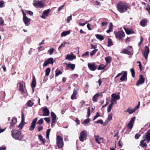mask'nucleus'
Listing matches in <instances>:
<instances>
[{
  "label": "nucleus",
  "mask_w": 150,
  "mask_h": 150,
  "mask_svg": "<svg viewBox=\"0 0 150 150\" xmlns=\"http://www.w3.org/2000/svg\"><path fill=\"white\" fill-rule=\"evenodd\" d=\"M117 7V10L121 13L125 12L129 8L126 3L122 2H120L118 3Z\"/></svg>",
  "instance_id": "1"
},
{
  "label": "nucleus",
  "mask_w": 150,
  "mask_h": 150,
  "mask_svg": "<svg viewBox=\"0 0 150 150\" xmlns=\"http://www.w3.org/2000/svg\"><path fill=\"white\" fill-rule=\"evenodd\" d=\"M12 137L15 139L19 140H21L23 138V136L21 135V131L14 130L13 131L11 134Z\"/></svg>",
  "instance_id": "2"
},
{
  "label": "nucleus",
  "mask_w": 150,
  "mask_h": 150,
  "mask_svg": "<svg viewBox=\"0 0 150 150\" xmlns=\"http://www.w3.org/2000/svg\"><path fill=\"white\" fill-rule=\"evenodd\" d=\"M57 145L58 147L59 148H62L64 144L62 138L60 136L58 135L57 136L56 138Z\"/></svg>",
  "instance_id": "3"
},
{
  "label": "nucleus",
  "mask_w": 150,
  "mask_h": 150,
  "mask_svg": "<svg viewBox=\"0 0 150 150\" xmlns=\"http://www.w3.org/2000/svg\"><path fill=\"white\" fill-rule=\"evenodd\" d=\"M87 136V134L86 130H84L81 131L79 137L80 141L81 142H83L84 140H86Z\"/></svg>",
  "instance_id": "4"
},
{
  "label": "nucleus",
  "mask_w": 150,
  "mask_h": 150,
  "mask_svg": "<svg viewBox=\"0 0 150 150\" xmlns=\"http://www.w3.org/2000/svg\"><path fill=\"white\" fill-rule=\"evenodd\" d=\"M115 36L117 39L120 40H122L125 37V35L122 31H120L115 33Z\"/></svg>",
  "instance_id": "5"
},
{
  "label": "nucleus",
  "mask_w": 150,
  "mask_h": 150,
  "mask_svg": "<svg viewBox=\"0 0 150 150\" xmlns=\"http://www.w3.org/2000/svg\"><path fill=\"white\" fill-rule=\"evenodd\" d=\"M33 4L35 7L37 8H42L44 6L43 4L41 1H34Z\"/></svg>",
  "instance_id": "6"
},
{
  "label": "nucleus",
  "mask_w": 150,
  "mask_h": 150,
  "mask_svg": "<svg viewBox=\"0 0 150 150\" xmlns=\"http://www.w3.org/2000/svg\"><path fill=\"white\" fill-rule=\"evenodd\" d=\"M51 115L52 118V123L51 126L53 127L56 123L57 120V116L53 112H51Z\"/></svg>",
  "instance_id": "7"
},
{
  "label": "nucleus",
  "mask_w": 150,
  "mask_h": 150,
  "mask_svg": "<svg viewBox=\"0 0 150 150\" xmlns=\"http://www.w3.org/2000/svg\"><path fill=\"white\" fill-rule=\"evenodd\" d=\"M88 66L89 69L92 71H95L97 68V65L94 62L88 63Z\"/></svg>",
  "instance_id": "8"
},
{
  "label": "nucleus",
  "mask_w": 150,
  "mask_h": 150,
  "mask_svg": "<svg viewBox=\"0 0 150 150\" xmlns=\"http://www.w3.org/2000/svg\"><path fill=\"white\" fill-rule=\"evenodd\" d=\"M149 52V47L147 46H146L145 50L142 52L143 56L146 59H147L148 55Z\"/></svg>",
  "instance_id": "9"
},
{
  "label": "nucleus",
  "mask_w": 150,
  "mask_h": 150,
  "mask_svg": "<svg viewBox=\"0 0 150 150\" xmlns=\"http://www.w3.org/2000/svg\"><path fill=\"white\" fill-rule=\"evenodd\" d=\"M54 63V59L52 57L50 58L47 60H46L43 64V67H45L47 66L48 64H53Z\"/></svg>",
  "instance_id": "10"
},
{
  "label": "nucleus",
  "mask_w": 150,
  "mask_h": 150,
  "mask_svg": "<svg viewBox=\"0 0 150 150\" xmlns=\"http://www.w3.org/2000/svg\"><path fill=\"white\" fill-rule=\"evenodd\" d=\"M23 21L26 26H28L30 24V19L25 16L24 14V17H23Z\"/></svg>",
  "instance_id": "11"
},
{
  "label": "nucleus",
  "mask_w": 150,
  "mask_h": 150,
  "mask_svg": "<svg viewBox=\"0 0 150 150\" xmlns=\"http://www.w3.org/2000/svg\"><path fill=\"white\" fill-rule=\"evenodd\" d=\"M145 79L143 78V75H140L139 78L136 84L137 86H138L143 83L144 82Z\"/></svg>",
  "instance_id": "12"
},
{
  "label": "nucleus",
  "mask_w": 150,
  "mask_h": 150,
  "mask_svg": "<svg viewBox=\"0 0 150 150\" xmlns=\"http://www.w3.org/2000/svg\"><path fill=\"white\" fill-rule=\"evenodd\" d=\"M123 74L120 78V80L122 81H124L127 80V71H124Z\"/></svg>",
  "instance_id": "13"
},
{
  "label": "nucleus",
  "mask_w": 150,
  "mask_h": 150,
  "mask_svg": "<svg viewBox=\"0 0 150 150\" xmlns=\"http://www.w3.org/2000/svg\"><path fill=\"white\" fill-rule=\"evenodd\" d=\"M43 115L44 116H48L50 114V112L47 107H45L43 109Z\"/></svg>",
  "instance_id": "14"
},
{
  "label": "nucleus",
  "mask_w": 150,
  "mask_h": 150,
  "mask_svg": "<svg viewBox=\"0 0 150 150\" xmlns=\"http://www.w3.org/2000/svg\"><path fill=\"white\" fill-rule=\"evenodd\" d=\"M146 140V139L141 140L140 142L139 146L144 148H146L147 147V144L144 142Z\"/></svg>",
  "instance_id": "15"
},
{
  "label": "nucleus",
  "mask_w": 150,
  "mask_h": 150,
  "mask_svg": "<svg viewBox=\"0 0 150 150\" xmlns=\"http://www.w3.org/2000/svg\"><path fill=\"white\" fill-rule=\"evenodd\" d=\"M24 83L23 82H19V90L21 92L24 93V91L23 89V84Z\"/></svg>",
  "instance_id": "16"
},
{
  "label": "nucleus",
  "mask_w": 150,
  "mask_h": 150,
  "mask_svg": "<svg viewBox=\"0 0 150 150\" xmlns=\"http://www.w3.org/2000/svg\"><path fill=\"white\" fill-rule=\"evenodd\" d=\"M95 141L98 144H100V142L101 140H103V138H100L99 136L97 135H94Z\"/></svg>",
  "instance_id": "17"
},
{
  "label": "nucleus",
  "mask_w": 150,
  "mask_h": 150,
  "mask_svg": "<svg viewBox=\"0 0 150 150\" xmlns=\"http://www.w3.org/2000/svg\"><path fill=\"white\" fill-rule=\"evenodd\" d=\"M147 21L145 19H143L141 21L140 24L143 27H145L147 25Z\"/></svg>",
  "instance_id": "18"
},
{
  "label": "nucleus",
  "mask_w": 150,
  "mask_h": 150,
  "mask_svg": "<svg viewBox=\"0 0 150 150\" xmlns=\"http://www.w3.org/2000/svg\"><path fill=\"white\" fill-rule=\"evenodd\" d=\"M24 122V115L23 113H22L21 115V123L18 126V127H20V129H21L23 127V122Z\"/></svg>",
  "instance_id": "19"
},
{
  "label": "nucleus",
  "mask_w": 150,
  "mask_h": 150,
  "mask_svg": "<svg viewBox=\"0 0 150 150\" xmlns=\"http://www.w3.org/2000/svg\"><path fill=\"white\" fill-rule=\"evenodd\" d=\"M124 28L127 34H131L134 33V31L131 29H127L125 28Z\"/></svg>",
  "instance_id": "20"
},
{
  "label": "nucleus",
  "mask_w": 150,
  "mask_h": 150,
  "mask_svg": "<svg viewBox=\"0 0 150 150\" xmlns=\"http://www.w3.org/2000/svg\"><path fill=\"white\" fill-rule=\"evenodd\" d=\"M67 67L68 69H71L73 70L74 69L75 65L73 64H67Z\"/></svg>",
  "instance_id": "21"
},
{
  "label": "nucleus",
  "mask_w": 150,
  "mask_h": 150,
  "mask_svg": "<svg viewBox=\"0 0 150 150\" xmlns=\"http://www.w3.org/2000/svg\"><path fill=\"white\" fill-rule=\"evenodd\" d=\"M112 119V114L110 113L108 116L107 119L105 122V123L107 124Z\"/></svg>",
  "instance_id": "22"
},
{
  "label": "nucleus",
  "mask_w": 150,
  "mask_h": 150,
  "mask_svg": "<svg viewBox=\"0 0 150 150\" xmlns=\"http://www.w3.org/2000/svg\"><path fill=\"white\" fill-rule=\"evenodd\" d=\"M135 111L134 109H132L130 107L127 108V110L125 111V112H127L130 114H132Z\"/></svg>",
  "instance_id": "23"
},
{
  "label": "nucleus",
  "mask_w": 150,
  "mask_h": 150,
  "mask_svg": "<svg viewBox=\"0 0 150 150\" xmlns=\"http://www.w3.org/2000/svg\"><path fill=\"white\" fill-rule=\"evenodd\" d=\"M75 58V56H73L72 54H68L67 55L66 59H67L69 60H72L74 59Z\"/></svg>",
  "instance_id": "24"
},
{
  "label": "nucleus",
  "mask_w": 150,
  "mask_h": 150,
  "mask_svg": "<svg viewBox=\"0 0 150 150\" xmlns=\"http://www.w3.org/2000/svg\"><path fill=\"white\" fill-rule=\"evenodd\" d=\"M17 119L16 118H13L12 120L11 123L10 128H11V127H13V125L17 122Z\"/></svg>",
  "instance_id": "25"
},
{
  "label": "nucleus",
  "mask_w": 150,
  "mask_h": 150,
  "mask_svg": "<svg viewBox=\"0 0 150 150\" xmlns=\"http://www.w3.org/2000/svg\"><path fill=\"white\" fill-rule=\"evenodd\" d=\"M120 93H117V94L116 95V93L113 94L111 95L112 97L114 98L116 100L119 99L120 98Z\"/></svg>",
  "instance_id": "26"
},
{
  "label": "nucleus",
  "mask_w": 150,
  "mask_h": 150,
  "mask_svg": "<svg viewBox=\"0 0 150 150\" xmlns=\"http://www.w3.org/2000/svg\"><path fill=\"white\" fill-rule=\"evenodd\" d=\"M109 29L107 30L106 32L107 33H109L112 32L113 30L112 24V23H110L109 25Z\"/></svg>",
  "instance_id": "27"
},
{
  "label": "nucleus",
  "mask_w": 150,
  "mask_h": 150,
  "mask_svg": "<svg viewBox=\"0 0 150 150\" xmlns=\"http://www.w3.org/2000/svg\"><path fill=\"white\" fill-rule=\"evenodd\" d=\"M36 79L35 76H34L31 84V87H35L36 86Z\"/></svg>",
  "instance_id": "28"
},
{
  "label": "nucleus",
  "mask_w": 150,
  "mask_h": 150,
  "mask_svg": "<svg viewBox=\"0 0 150 150\" xmlns=\"http://www.w3.org/2000/svg\"><path fill=\"white\" fill-rule=\"evenodd\" d=\"M77 93V91L76 90H74L73 93L71 96V99L72 100H74L76 98Z\"/></svg>",
  "instance_id": "29"
},
{
  "label": "nucleus",
  "mask_w": 150,
  "mask_h": 150,
  "mask_svg": "<svg viewBox=\"0 0 150 150\" xmlns=\"http://www.w3.org/2000/svg\"><path fill=\"white\" fill-rule=\"evenodd\" d=\"M70 33V30L64 31L62 33L61 36L62 37L65 36L69 34Z\"/></svg>",
  "instance_id": "30"
},
{
  "label": "nucleus",
  "mask_w": 150,
  "mask_h": 150,
  "mask_svg": "<svg viewBox=\"0 0 150 150\" xmlns=\"http://www.w3.org/2000/svg\"><path fill=\"white\" fill-rule=\"evenodd\" d=\"M95 36L97 39L100 40V41L103 40L104 38L103 36L99 34H96Z\"/></svg>",
  "instance_id": "31"
},
{
  "label": "nucleus",
  "mask_w": 150,
  "mask_h": 150,
  "mask_svg": "<svg viewBox=\"0 0 150 150\" xmlns=\"http://www.w3.org/2000/svg\"><path fill=\"white\" fill-rule=\"evenodd\" d=\"M113 104L114 103H111L109 105L107 109V112L108 113L110 112L112 109V107L113 106Z\"/></svg>",
  "instance_id": "32"
},
{
  "label": "nucleus",
  "mask_w": 150,
  "mask_h": 150,
  "mask_svg": "<svg viewBox=\"0 0 150 150\" xmlns=\"http://www.w3.org/2000/svg\"><path fill=\"white\" fill-rule=\"evenodd\" d=\"M111 57H106L105 58V60L107 64L110 63Z\"/></svg>",
  "instance_id": "33"
},
{
  "label": "nucleus",
  "mask_w": 150,
  "mask_h": 150,
  "mask_svg": "<svg viewBox=\"0 0 150 150\" xmlns=\"http://www.w3.org/2000/svg\"><path fill=\"white\" fill-rule=\"evenodd\" d=\"M67 44V43L66 42H64L62 43L61 45L58 47V50H59L62 47H64L65 46L66 44Z\"/></svg>",
  "instance_id": "34"
},
{
  "label": "nucleus",
  "mask_w": 150,
  "mask_h": 150,
  "mask_svg": "<svg viewBox=\"0 0 150 150\" xmlns=\"http://www.w3.org/2000/svg\"><path fill=\"white\" fill-rule=\"evenodd\" d=\"M146 139L147 141V142L150 141V132L147 133L146 136Z\"/></svg>",
  "instance_id": "35"
},
{
  "label": "nucleus",
  "mask_w": 150,
  "mask_h": 150,
  "mask_svg": "<svg viewBox=\"0 0 150 150\" xmlns=\"http://www.w3.org/2000/svg\"><path fill=\"white\" fill-rule=\"evenodd\" d=\"M35 124L31 123V125L29 128V130L30 131H33L35 129Z\"/></svg>",
  "instance_id": "36"
},
{
  "label": "nucleus",
  "mask_w": 150,
  "mask_h": 150,
  "mask_svg": "<svg viewBox=\"0 0 150 150\" xmlns=\"http://www.w3.org/2000/svg\"><path fill=\"white\" fill-rule=\"evenodd\" d=\"M55 76L57 77L59 76V75L62 74V72L59 70H58L57 69L55 71Z\"/></svg>",
  "instance_id": "37"
},
{
  "label": "nucleus",
  "mask_w": 150,
  "mask_h": 150,
  "mask_svg": "<svg viewBox=\"0 0 150 150\" xmlns=\"http://www.w3.org/2000/svg\"><path fill=\"white\" fill-rule=\"evenodd\" d=\"M45 75L46 76H48L50 71V69L49 68H47L45 70Z\"/></svg>",
  "instance_id": "38"
},
{
  "label": "nucleus",
  "mask_w": 150,
  "mask_h": 150,
  "mask_svg": "<svg viewBox=\"0 0 150 150\" xmlns=\"http://www.w3.org/2000/svg\"><path fill=\"white\" fill-rule=\"evenodd\" d=\"M98 50V49H96L92 51L90 53L91 56L92 57L96 53Z\"/></svg>",
  "instance_id": "39"
},
{
  "label": "nucleus",
  "mask_w": 150,
  "mask_h": 150,
  "mask_svg": "<svg viewBox=\"0 0 150 150\" xmlns=\"http://www.w3.org/2000/svg\"><path fill=\"white\" fill-rule=\"evenodd\" d=\"M39 139L42 142V143H45V140L43 139L41 134L38 135Z\"/></svg>",
  "instance_id": "40"
},
{
  "label": "nucleus",
  "mask_w": 150,
  "mask_h": 150,
  "mask_svg": "<svg viewBox=\"0 0 150 150\" xmlns=\"http://www.w3.org/2000/svg\"><path fill=\"white\" fill-rule=\"evenodd\" d=\"M34 103L32 102L30 100H29L27 103L26 104L29 107H31L33 105Z\"/></svg>",
  "instance_id": "41"
},
{
  "label": "nucleus",
  "mask_w": 150,
  "mask_h": 150,
  "mask_svg": "<svg viewBox=\"0 0 150 150\" xmlns=\"http://www.w3.org/2000/svg\"><path fill=\"white\" fill-rule=\"evenodd\" d=\"M113 45V44L112 43V40L111 39L108 38V47H110Z\"/></svg>",
  "instance_id": "42"
},
{
  "label": "nucleus",
  "mask_w": 150,
  "mask_h": 150,
  "mask_svg": "<svg viewBox=\"0 0 150 150\" xmlns=\"http://www.w3.org/2000/svg\"><path fill=\"white\" fill-rule=\"evenodd\" d=\"M121 53H124L125 54L130 55L131 54L130 52L126 50H124L122 51L121 52Z\"/></svg>",
  "instance_id": "43"
},
{
  "label": "nucleus",
  "mask_w": 150,
  "mask_h": 150,
  "mask_svg": "<svg viewBox=\"0 0 150 150\" xmlns=\"http://www.w3.org/2000/svg\"><path fill=\"white\" fill-rule=\"evenodd\" d=\"M50 10L49 9H48L47 10H45L43 11L42 13L43 15H45L46 16H47L48 13H49Z\"/></svg>",
  "instance_id": "44"
},
{
  "label": "nucleus",
  "mask_w": 150,
  "mask_h": 150,
  "mask_svg": "<svg viewBox=\"0 0 150 150\" xmlns=\"http://www.w3.org/2000/svg\"><path fill=\"white\" fill-rule=\"evenodd\" d=\"M130 72L132 74V76L133 77L135 76V71L134 69L133 68L131 69H130Z\"/></svg>",
  "instance_id": "45"
},
{
  "label": "nucleus",
  "mask_w": 150,
  "mask_h": 150,
  "mask_svg": "<svg viewBox=\"0 0 150 150\" xmlns=\"http://www.w3.org/2000/svg\"><path fill=\"white\" fill-rule=\"evenodd\" d=\"M89 53V52L87 51L85 53L83 54L82 55V57L86 58L88 56Z\"/></svg>",
  "instance_id": "46"
},
{
  "label": "nucleus",
  "mask_w": 150,
  "mask_h": 150,
  "mask_svg": "<svg viewBox=\"0 0 150 150\" xmlns=\"http://www.w3.org/2000/svg\"><path fill=\"white\" fill-rule=\"evenodd\" d=\"M105 67V66L103 64H101L99 65L98 69V70H100L103 69Z\"/></svg>",
  "instance_id": "47"
},
{
  "label": "nucleus",
  "mask_w": 150,
  "mask_h": 150,
  "mask_svg": "<svg viewBox=\"0 0 150 150\" xmlns=\"http://www.w3.org/2000/svg\"><path fill=\"white\" fill-rule=\"evenodd\" d=\"M4 21L2 17H0V25L1 26L4 25Z\"/></svg>",
  "instance_id": "48"
},
{
  "label": "nucleus",
  "mask_w": 150,
  "mask_h": 150,
  "mask_svg": "<svg viewBox=\"0 0 150 150\" xmlns=\"http://www.w3.org/2000/svg\"><path fill=\"white\" fill-rule=\"evenodd\" d=\"M51 129H48L46 132V137L47 139H49L50 133Z\"/></svg>",
  "instance_id": "49"
},
{
  "label": "nucleus",
  "mask_w": 150,
  "mask_h": 150,
  "mask_svg": "<svg viewBox=\"0 0 150 150\" xmlns=\"http://www.w3.org/2000/svg\"><path fill=\"white\" fill-rule=\"evenodd\" d=\"M133 126V124L130 123H129L127 125V127L128 129H131Z\"/></svg>",
  "instance_id": "50"
},
{
  "label": "nucleus",
  "mask_w": 150,
  "mask_h": 150,
  "mask_svg": "<svg viewBox=\"0 0 150 150\" xmlns=\"http://www.w3.org/2000/svg\"><path fill=\"white\" fill-rule=\"evenodd\" d=\"M90 121V120L89 118H87L83 122V124H85L87 123H89Z\"/></svg>",
  "instance_id": "51"
},
{
  "label": "nucleus",
  "mask_w": 150,
  "mask_h": 150,
  "mask_svg": "<svg viewBox=\"0 0 150 150\" xmlns=\"http://www.w3.org/2000/svg\"><path fill=\"white\" fill-rule=\"evenodd\" d=\"M98 97L96 95H94L93 98V102H96L98 100Z\"/></svg>",
  "instance_id": "52"
},
{
  "label": "nucleus",
  "mask_w": 150,
  "mask_h": 150,
  "mask_svg": "<svg viewBox=\"0 0 150 150\" xmlns=\"http://www.w3.org/2000/svg\"><path fill=\"white\" fill-rule=\"evenodd\" d=\"M95 5L97 6V8H98L100 6V5H101V4L98 1H95Z\"/></svg>",
  "instance_id": "53"
},
{
  "label": "nucleus",
  "mask_w": 150,
  "mask_h": 150,
  "mask_svg": "<svg viewBox=\"0 0 150 150\" xmlns=\"http://www.w3.org/2000/svg\"><path fill=\"white\" fill-rule=\"evenodd\" d=\"M54 49L53 48L50 49L48 51L50 55H51L52 54Z\"/></svg>",
  "instance_id": "54"
},
{
  "label": "nucleus",
  "mask_w": 150,
  "mask_h": 150,
  "mask_svg": "<svg viewBox=\"0 0 150 150\" xmlns=\"http://www.w3.org/2000/svg\"><path fill=\"white\" fill-rule=\"evenodd\" d=\"M43 122V120L42 118L40 119L37 122V124L40 125H41Z\"/></svg>",
  "instance_id": "55"
},
{
  "label": "nucleus",
  "mask_w": 150,
  "mask_h": 150,
  "mask_svg": "<svg viewBox=\"0 0 150 150\" xmlns=\"http://www.w3.org/2000/svg\"><path fill=\"white\" fill-rule=\"evenodd\" d=\"M135 117L132 118L130 120L129 123H131L132 124H134V123L135 121Z\"/></svg>",
  "instance_id": "56"
},
{
  "label": "nucleus",
  "mask_w": 150,
  "mask_h": 150,
  "mask_svg": "<svg viewBox=\"0 0 150 150\" xmlns=\"http://www.w3.org/2000/svg\"><path fill=\"white\" fill-rule=\"evenodd\" d=\"M72 16L71 15L69 16L67 18V23H69L70 21L72 20Z\"/></svg>",
  "instance_id": "57"
},
{
  "label": "nucleus",
  "mask_w": 150,
  "mask_h": 150,
  "mask_svg": "<svg viewBox=\"0 0 150 150\" xmlns=\"http://www.w3.org/2000/svg\"><path fill=\"white\" fill-rule=\"evenodd\" d=\"M44 120L48 123H49L50 121V119L49 117H45V118H44Z\"/></svg>",
  "instance_id": "58"
},
{
  "label": "nucleus",
  "mask_w": 150,
  "mask_h": 150,
  "mask_svg": "<svg viewBox=\"0 0 150 150\" xmlns=\"http://www.w3.org/2000/svg\"><path fill=\"white\" fill-rule=\"evenodd\" d=\"M116 100L114 98L112 97V98L111 99L110 101L111 102V103H114V102L115 103H116Z\"/></svg>",
  "instance_id": "59"
},
{
  "label": "nucleus",
  "mask_w": 150,
  "mask_h": 150,
  "mask_svg": "<svg viewBox=\"0 0 150 150\" xmlns=\"http://www.w3.org/2000/svg\"><path fill=\"white\" fill-rule=\"evenodd\" d=\"M95 123L97 124H100L102 125L103 124V121L102 120H98L96 122H95Z\"/></svg>",
  "instance_id": "60"
},
{
  "label": "nucleus",
  "mask_w": 150,
  "mask_h": 150,
  "mask_svg": "<svg viewBox=\"0 0 150 150\" xmlns=\"http://www.w3.org/2000/svg\"><path fill=\"white\" fill-rule=\"evenodd\" d=\"M140 136V134H138V133H137L136 134L135 136V137H134L136 139H137L139 138V137Z\"/></svg>",
  "instance_id": "61"
},
{
  "label": "nucleus",
  "mask_w": 150,
  "mask_h": 150,
  "mask_svg": "<svg viewBox=\"0 0 150 150\" xmlns=\"http://www.w3.org/2000/svg\"><path fill=\"white\" fill-rule=\"evenodd\" d=\"M100 116V114L98 112H97L96 113V115L94 117V118L93 119V120H95L96 118L98 117H99Z\"/></svg>",
  "instance_id": "62"
},
{
  "label": "nucleus",
  "mask_w": 150,
  "mask_h": 150,
  "mask_svg": "<svg viewBox=\"0 0 150 150\" xmlns=\"http://www.w3.org/2000/svg\"><path fill=\"white\" fill-rule=\"evenodd\" d=\"M65 4H64L62 6H60V7H59L58 8V11H60V10H61L62 9V8H63V7L64 6V5H65Z\"/></svg>",
  "instance_id": "63"
},
{
  "label": "nucleus",
  "mask_w": 150,
  "mask_h": 150,
  "mask_svg": "<svg viewBox=\"0 0 150 150\" xmlns=\"http://www.w3.org/2000/svg\"><path fill=\"white\" fill-rule=\"evenodd\" d=\"M146 10L148 11V13L150 15V7L148 6L146 8Z\"/></svg>",
  "instance_id": "64"
}]
</instances>
